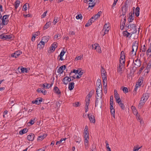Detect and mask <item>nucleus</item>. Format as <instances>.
Masks as SVG:
<instances>
[{"label":"nucleus","mask_w":151,"mask_h":151,"mask_svg":"<svg viewBox=\"0 0 151 151\" xmlns=\"http://www.w3.org/2000/svg\"><path fill=\"white\" fill-rule=\"evenodd\" d=\"M66 67V66L65 65H63L60 67L58 70V72L60 74L62 73L63 72V70H65Z\"/></svg>","instance_id":"obj_14"},{"label":"nucleus","mask_w":151,"mask_h":151,"mask_svg":"<svg viewBox=\"0 0 151 151\" xmlns=\"http://www.w3.org/2000/svg\"><path fill=\"white\" fill-rule=\"evenodd\" d=\"M101 77L103 80H107V75H101Z\"/></svg>","instance_id":"obj_56"},{"label":"nucleus","mask_w":151,"mask_h":151,"mask_svg":"<svg viewBox=\"0 0 151 151\" xmlns=\"http://www.w3.org/2000/svg\"><path fill=\"white\" fill-rule=\"evenodd\" d=\"M134 50H135L132 48V50L131 52V54L133 55H135L136 54V52L137 51H136V50H135V51L134 52Z\"/></svg>","instance_id":"obj_52"},{"label":"nucleus","mask_w":151,"mask_h":151,"mask_svg":"<svg viewBox=\"0 0 151 151\" xmlns=\"http://www.w3.org/2000/svg\"><path fill=\"white\" fill-rule=\"evenodd\" d=\"M0 39H2L5 40V35L4 34H1L0 35Z\"/></svg>","instance_id":"obj_63"},{"label":"nucleus","mask_w":151,"mask_h":151,"mask_svg":"<svg viewBox=\"0 0 151 151\" xmlns=\"http://www.w3.org/2000/svg\"><path fill=\"white\" fill-rule=\"evenodd\" d=\"M96 51H97L99 53H101V50L100 47L98 45V46H97L96 49Z\"/></svg>","instance_id":"obj_41"},{"label":"nucleus","mask_w":151,"mask_h":151,"mask_svg":"<svg viewBox=\"0 0 151 151\" xmlns=\"http://www.w3.org/2000/svg\"><path fill=\"white\" fill-rule=\"evenodd\" d=\"M37 99H38V105H39V104H41V103L42 100V98L41 97H39L38 98H37Z\"/></svg>","instance_id":"obj_44"},{"label":"nucleus","mask_w":151,"mask_h":151,"mask_svg":"<svg viewBox=\"0 0 151 151\" xmlns=\"http://www.w3.org/2000/svg\"><path fill=\"white\" fill-rule=\"evenodd\" d=\"M101 74H102L103 73H106L105 70L104 69L103 66L101 67Z\"/></svg>","instance_id":"obj_57"},{"label":"nucleus","mask_w":151,"mask_h":151,"mask_svg":"<svg viewBox=\"0 0 151 151\" xmlns=\"http://www.w3.org/2000/svg\"><path fill=\"white\" fill-rule=\"evenodd\" d=\"M124 21L123 22H122V24H121V26L120 27V29H122V30L124 27L125 22H126V16H125L124 17Z\"/></svg>","instance_id":"obj_19"},{"label":"nucleus","mask_w":151,"mask_h":151,"mask_svg":"<svg viewBox=\"0 0 151 151\" xmlns=\"http://www.w3.org/2000/svg\"><path fill=\"white\" fill-rule=\"evenodd\" d=\"M88 135L89 134H88L86 135V134L84 136V139L86 141H87V142H88Z\"/></svg>","instance_id":"obj_51"},{"label":"nucleus","mask_w":151,"mask_h":151,"mask_svg":"<svg viewBox=\"0 0 151 151\" xmlns=\"http://www.w3.org/2000/svg\"><path fill=\"white\" fill-rule=\"evenodd\" d=\"M28 131V129L27 128H25L19 131V134H24L26 133Z\"/></svg>","instance_id":"obj_24"},{"label":"nucleus","mask_w":151,"mask_h":151,"mask_svg":"<svg viewBox=\"0 0 151 151\" xmlns=\"http://www.w3.org/2000/svg\"><path fill=\"white\" fill-rule=\"evenodd\" d=\"M146 47L145 45H144L143 46V47H141V50H142V52H145L146 51Z\"/></svg>","instance_id":"obj_46"},{"label":"nucleus","mask_w":151,"mask_h":151,"mask_svg":"<svg viewBox=\"0 0 151 151\" xmlns=\"http://www.w3.org/2000/svg\"><path fill=\"white\" fill-rule=\"evenodd\" d=\"M47 85H49V83H46L43 84L42 87L45 88H50V87H47Z\"/></svg>","instance_id":"obj_40"},{"label":"nucleus","mask_w":151,"mask_h":151,"mask_svg":"<svg viewBox=\"0 0 151 151\" xmlns=\"http://www.w3.org/2000/svg\"><path fill=\"white\" fill-rule=\"evenodd\" d=\"M37 35L35 34L31 38V40L32 42L34 41L36 37L37 36Z\"/></svg>","instance_id":"obj_54"},{"label":"nucleus","mask_w":151,"mask_h":151,"mask_svg":"<svg viewBox=\"0 0 151 151\" xmlns=\"http://www.w3.org/2000/svg\"><path fill=\"white\" fill-rule=\"evenodd\" d=\"M139 7H136L135 12V14L136 17H138L139 15Z\"/></svg>","instance_id":"obj_29"},{"label":"nucleus","mask_w":151,"mask_h":151,"mask_svg":"<svg viewBox=\"0 0 151 151\" xmlns=\"http://www.w3.org/2000/svg\"><path fill=\"white\" fill-rule=\"evenodd\" d=\"M116 102L117 103H118V104H119V103L122 102L120 97L118 98L117 99H116Z\"/></svg>","instance_id":"obj_53"},{"label":"nucleus","mask_w":151,"mask_h":151,"mask_svg":"<svg viewBox=\"0 0 151 151\" xmlns=\"http://www.w3.org/2000/svg\"><path fill=\"white\" fill-rule=\"evenodd\" d=\"M122 67H121V66H119V67L117 68V71L118 72H120L122 70Z\"/></svg>","instance_id":"obj_62"},{"label":"nucleus","mask_w":151,"mask_h":151,"mask_svg":"<svg viewBox=\"0 0 151 151\" xmlns=\"http://www.w3.org/2000/svg\"><path fill=\"white\" fill-rule=\"evenodd\" d=\"M128 10V5L126 3H125L124 4L122 7L121 10L120 11L119 17L123 16V17L126 16L125 15Z\"/></svg>","instance_id":"obj_1"},{"label":"nucleus","mask_w":151,"mask_h":151,"mask_svg":"<svg viewBox=\"0 0 151 151\" xmlns=\"http://www.w3.org/2000/svg\"><path fill=\"white\" fill-rule=\"evenodd\" d=\"M37 47L40 49H42L44 47L43 45H42L40 43H39L38 44Z\"/></svg>","instance_id":"obj_64"},{"label":"nucleus","mask_w":151,"mask_h":151,"mask_svg":"<svg viewBox=\"0 0 151 151\" xmlns=\"http://www.w3.org/2000/svg\"><path fill=\"white\" fill-rule=\"evenodd\" d=\"M87 115L90 122L91 123H94L95 122V120L94 116H92L91 114H88Z\"/></svg>","instance_id":"obj_9"},{"label":"nucleus","mask_w":151,"mask_h":151,"mask_svg":"<svg viewBox=\"0 0 151 151\" xmlns=\"http://www.w3.org/2000/svg\"><path fill=\"white\" fill-rule=\"evenodd\" d=\"M96 4V2L94 1L92 3H88V7H91V9H92V8L95 6Z\"/></svg>","instance_id":"obj_31"},{"label":"nucleus","mask_w":151,"mask_h":151,"mask_svg":"<svg viewBox=\"0 0 151 151\" xmlns=\"http://www.w3.org/2000/svg\"><path fill=\"white\" fill-rule=\"evenodd\" d=\"M17 54V55L18 57L22 53V52L20 51H17L16 52Z\"/></svg>","instance_id":"obj_61"},{"label":"nucleus","mask_w":151,"mask_h":151,"mask_svg":"<svg viewBox=\"0 0 151 151\" xmlns=\"http://www.w3.org/2000/svg\"><path fill=\"white\" fill-rule=\"evenodd\" d=\"M94 91L93 90H92L88 94V98L87 99V100H86L85 101L86 102V105L85 106V108L86 110V112L88 110V106L89 104V102L90 101V98L91 97L93 94V93Z\"/></svg>","instance_id":"obj_2"},{"label":"nucleus","mask_w":151,"mask_h":151,"mask_svg":"<svg viewBox=\"0 0 151 151\" xmlns=\"http://www.w3.org/2000/svg\"><path fill=\"white\" fill-rule=\"evenodd\" d=\"M75 142H81V138L79 136L76 135H74L73 137Z\"/></svg>","instance_id":"obj_25"},{"label":"nucleus","mask_w":151,"mask_h":151,"mask_svg":"<svg viewBox=\"0 0 151 151\" xmlns=\"http://www.w3.org/2000/svg\"><path fill=\"white\" fill-rule=\"evenodd\" d=\"M74 83L73 82H71L69 83L68 85V88L70 91L72 90L74 88Z\"/></svg>","instance_id":"obj_20"},{"label":"nucleus","mask_w":151,"mask_h":151,"mask_svg":"<svg viewBox=\"0 0 151 151\" xmlns=\"http://www.w3.org/2000/svg\"><path fill=\"white\" fill-rule=\"evenodd\" d=\"M32 103L33 104H36L38 105V99H36L35 100L33 101L32 102Z\"/></svg>","instance_id":"obj_60"},{"label":"nucleus","mask_w":151,"mask_h":151,"mask_svg":"<svg viewBox=\"0 0 151 151\" xmlns=\"http://www.w3.org/2000/svg\"><path fill=\"white\" fill-rule=\"evenodd\" d=\"M47 136L46 134H43L39 136L37 138V141H42Z\"/></svg>","instance_id":"obj_17"},{"label":"nucleus","mask_w":151,"mask_h":151,"mask_svg":"<svg viewBox=\"0 0 151 151\" xmlns=\"http://www.w3.org/2000/svg\"><path fill=\"white\" fill-rule=\"evenodd\" d=\"M98 98L96 96V101H95V106L96 107L97 105H98V106L99 107H100V108H101L102 105V101H101L99 104L98 103Z\"/></svg>","instance_id":"obj_13"},{"label":"nucleus","mask_w":151,"mask_h":151,"mask_svg":"<svg viewBox=\"0 0 151 151\" xmlns=\"http://www.w3.org/2000/svg\"><path fill=\"white\" fill-rule=\"evenodd\" d=\"M130 30L129 31L130 32L131 35L129 36V38H130L132 34L135 33L137 32V29L135 24H129Z\"/></svg>","instance_id":"obj_4"},{"label":"nucleus","mask_w":151,"mask_h":151,"mask_svg":"<svg viewBox=\"0 0 151 151\" xmlns=\"http://www.w3.org/2000/svg\"><path fill=\"white\" fill-rule=\"evenodd\" d=\"M60 34L57 33L54 36V39H55V38H57L59 37H60Z\"/></svg>","instance_id":"obj_47"},{"label":"nucleus","mask_w":151,"mask_h":151,"mask_svg":"<svg viewBox=\"0 0 151 151\" xmlns=\"http://www.w3.org/2000/svg\"><path fill=\"white\" fill-rule=\"evenodd\" d=\"M53 91L55 93L58 95L60 94H61V92L60 91L57 86L54 87L53 89Z\"/></svg>","instance_id":"obj_18"},{"label":"nucleus","mask_w":151,"mask_h":151,"mask_svg":"<svg viewBox=\"0 0 151 151\" xmlns=\"http://www.w3.org/2000/svg\"><path fill=\"white\" fill-rule=\"evenodd\" d=\"M36 121V118H35L33 119H31L30 120L29 122L31 125H32Z\"/></svg>","instance_id":"obj_39"},{"label":"nucleus","mask_w":151,"mask_h":151,"mask_svg":"<svg viewBox=\"0 0 151 151\" xmlns=\"http://www.w3.org/2000/svg\"><path fill=\"white\" fill-rule=\"evenodd\" d=\"M138 41H137L134 42L132 44V48L134 49L137 51L138 47Z\"/></svg>","instance_id":"obj_10"},{"label":"nucleus","mask_w":151,"mask_h":151,"mask_svg":"<svg viewBox=\"0 0 151 151\" xmlns=\"http://www.w3.org/2000/svg\"><path fill=\"white\" fill-rule=\"evenodd\" d=\"M102 86L97 87L96 89V94L97 96L99 97V94L101 96L100 98H102Z\"/></svg>","instance_id":"obj_6"},{"label":"nucleus","mask_w":151,"mask_h":151,"mask_svg":"<svg viewBox=\"0 0 151 151\" xmlns=\"http://www.w3.org/2000/svg\"><path fill=\"white\" fill-rule=\"evenodd\" d=\"M20 1L19 0H17L15 2V9L16 10L19 5Z\"/></svg>","instance_id":"obj_28"},{"label":"nucleus","mask_w":151,"mask_h":151,"mask_svg":"<svg viewBox=\"0 0 151 151\" xmlns=\"http://www.w3.org/2000/svg\"><path fill=\"white\" fill-rule=\"evenodd\" d=\"M65 51L64 50H62L60 54L58 56V59L59 57H60V58L59 59V60H63L64 59H63V57L64 56L65 54Z\"/></svg>","instance_id":"obj_12"},{"label":"nucleus","mask_w":151,"mask_h":151,"mask_svg":"<svg viewBox=\"0 0 151 151\" xmlns=\"http://www.w3.org/2000/svg\"><path fill=\"white\" fill-rule=\"evenodd\" d=\"M27 3H26L25 4H24V6H23L22 9L23 10L26 11L27 10Z\"/></svg>","instance_id":"obj_55"},{"label":"nucleus","mask_w":151,"mask_h":151,"mask_svg":"<svg viewBox=\"0 0 151 151\" xmlns=\"http://www.w3.org/2000/svg\"><path fill=\"white\" fill-rule=\"evenodd\" d=\"M149 94L148 93H145L143 94L142 97L141 98V99H142V101L146 102L149 97Z\"/></svg>","instance_id":"obj_15"},{"label":"nucleus","mask_w":151,"mask_h":151,"mask_svg":"<svg viewBox=\"0 0 151 151\" xmlns=\"http://www.w3.org/2000/svg\"><path fill=\"white\" fill-rule=\"evenodd\" d=\"M120 56L119 61L121 60L123 64H124L125 61V53L123 51L121 52Z\"/></svg>","instance_id":"obj_7"},{"label":"nucleus","mask_w":151,"mask_h":151,"mask_svg":"<svg viewBox=\"0 0 151 151\" xmlns=\"http://www.w3.org/2000/svg\"><path fill=\"white\" fill-rule=\"evenodd\" d=\"M35 137L34 134L33 133H31L27 136V139L29 141H33Z\"/></svg>","instance_id":"obj_11"},{"label":"nucleus","mask_w":151,"mask_h":151,"mask_svg":"<svg viewBox=\"0 0 151 151\" xmlns=\"http://www.w3.org/2000/svg\"><path fill=\"white\" fill-rule=\"evenodd\" d=\"M49 38L50 37L49 36L47 37L46 36H44L42 37V40L44 41L45 42H47L49 40Z\"/></svg>","instance_id":"obj_26"},{"label":"nucleus","mask_w":151,"mask_h":151,"mask_svg":"<svg viewBox=\"0 0 151 151\" xmlns=\"http://www.w3.org/2000/svg\"><path fill=\"white\" fill-rule=\"evenodd\" d=\"M109 23H107L106 24H105L104 25L103 28L101 31V33H103V31L104 30V29H106L107 28H109Z\"/></svg>","instance_id":"obj_32"},{"label":"nucleus","mask_w":151,"mask_h":151,"mask_svg":"<svg viewBox=\"0 0 151 151\" xmlns=\"http://www.w3.org/2000/svg\"><path fill=\"white\" fill-rule=\"evenodd\" d=\"M145 102L144 101H142V99H141V100L139 101V103L138 105V107L140 109H141L144 104Z\"/></svg>","instance_id":"obj_21"},{"label":"nucleus","mask_w":151,"mask_h":151,"mask_svg":"<svg viewBox=\"0 0 151 151\" xmlns=\"http://www.w3.org/2000/svg\"><path fill=\"white\" fill-rule=\"evenodd\" d=\"M136 63H134V65H137L138 67H140L141 65V62L140 59L138 60L137 59L135 60Z\"/></svg>","instance_id":"obj_23"},{"label":"nucleus","mask_w":151,"mask_h":151,"mask_svg":"<svg viewBox=\"0 0 151 151\" xmlns=\"http://www.w3.org/2000/svg\"><path fill=\"white\" fill-rule=\"evenodd\" d=\"M143 80H142V78H140L139 79L138 81L137 84L138 85H139V86L140 87V85L143 82Z\"/></svg>","instance_id":"obj_30"},{"label":"nucleus","mask_w":151,"mask_h":151,"mask_svg":"<svg viewBox=\"0 0 151 151\" xmlns=\"http://www.w3.org/2000/svg\"><path fill=\"white\" fill-rule=\"evenodd\" d=\"M70 78L71 77H68L67 76L65 77L62 80L63 84L65 85L67 84L68 82L71 81Z\"/></svg>","instance_id":"obj_8"},{"label":"nucleus","mask_w":151,"mask_h":151,"mask_svg":"<svg viewBox=\"0 0 151 151\" xmlns=\"http://www.w3.org/2000/svg\"><path fill=\"white\" fill-rule=\"evenodd\" d=\"M51 24V22H47L46 24L44 26L43 28L44 30H45V29H47L48 27H50Z\"/></svg>","instance_id":"obj_27"},{"label":"nucleus","mask_w":151,"mask_h":151,"mask_svg":"<svg viewBox=\"0 0 151 151\" xmlns=\"http://www.w3.org/2000/svg\"><path fill=\"white\" fill-rule=\"evenodd\" d=\"M142 146H139L137 145L134 147L133 148V151H138V150Z\"/></svg>","instance_id":"obj_33"},{"label":"nucleus","mask_w":151,"mask_h":151,"mask_svg":"<svg viewBox=\"0 0 151 151\" xmlns=\"http://www.w3.org/2000/svg\"><path fill=\"white\" fill-rule=\"evenodd\" d=\"M59 20V18L58 17H55L54 18V20L52 23L54 25H55L57 22H58Z\"/></svg>","instance_id":"obj_38"},{"label":"nucleus","mask_w":151,"mask_h":151,"mask_svg":"<svg viewBox=\"0 0 151 151\" xmlns=\"http://www.w3.org/2000/svg\"><path fill=\"white\" fill-rule=\"evenodd\" d=\"M131 35V32H128L127 30L124 31L123 32V35L124 36H125L126 37H128L129 35Z\"/></svg>","instance_id":"obj_22"},{"label":"nucleus","mask_w":151,"mask_h":151,"mask_svg":"<svg viewBox=\"0 0 151 151\" xmlns=\"http://www.w3.org/2000/svg\"><path fill=\"white\" fill-rule=\"evenodd\" d=\"M99 44H94V45H92V47L93 49H94L95 50H96L97 47V46H98Z\"/></svg>","instance_id":"obj_50"},{"label":"nucleus","mask_w":151,"mask_h":151,"mask_svg":"<svg viewBox=\"0 0 151 151\" xmlns=\"http://www.w3.org/2000/svg\"><path fill=\"white\" fill-rule=\"evenodd\" d=\"M114 103H110V109L111 110H113L114 109L113 108Z\"/></svg>","instance_id":"obj_58"},{"label":"nucleus","mask_w":151,"mask_h":151,"mask_svg":"<svg viewBox=\"0 0 151 151\" xmlns=\"http://www.w3.org/2000/svg\"><path fill=\"white\" fill-rule=\"evenodd\" d=\"M9 16V15H4L1 19L2 20V22L1 24L3 25H6L8 24L9 21L8 18Z\"/></svg>","instance_id":"obj_3"},{"label":"nucleus","mask_w":151,"mask_h":151,"mask_svg":"<svg viewBox=\"0 0 151 151\" xmlns=\"http://www.w3.org/2000/svg\"><path fill=\"white\" fill-rule=\"evenodd\" d=\"M122 90L123 91V92L125 93H126L128 92V89L127 88V87H124Z\"/></svg>","instance_id":"obj_48"},{"label":"nucleus","mask_w":151,"mask_h":151,"mask_svg":"<svg viewBox=\"0 0 151 151\" xmlns=\"http://www.w3.org/2000/svg\"><path fill=\"white\" fill-rule=\"evenodd\" d=\"M103 84L105 87H106L107 85V80H103Z\"/></svg>","instance_id":"obj_45"},{"label":"nucleus","mask_w":151,"mask_h":151,"mask_svg":"<svg viewBox=\"0 0 151 151\" xmlns=\"http://www.w3.org/2000/svg\"><path fill=\"white\" fill-rule=\"evenodd\" d=\"M28 72V68H25L22 67V73H27Z\"/></svg>","instance_id":"obj_36"},{"label":"nucleus","mask_w":151,"mask_h":151,"mask_svg":"<svg viewBox=\"0 0 151 151\" xmlns=\"http://www.w3.org/2000/svg\"><path fill=\"white\" fill-rule=\"evenodd\" d=\"M57 43L54 42L52 45L51 47H50V50L51 52H52L55 50V48L57 46Z\"/></svg>","instance_id":"obj_16"},{"label":"nucleus","mask_w":151,"mask_h":151,"mask_svg":"<svg viewBox=\"0 0 151 151\" xmlns=\"http://www.w3.org/2000/svg\"><path fill=\"white\" fill-rule=\"evenodd\" d=\"M114 96L115 99H117L118 98L120 97L119 94L117 93V91L116 90H114Z\"/></svg>","instance_id":"obj_34"},{"label":"nucleus","mask_w":151,"mask_h":151,"mask_svg":"<svg viewBox=\"0 0 151 151\" xmlns=\"http://www.w3.org/2000/svg\"><path fill=\"white\" fill-rule=\"evenodd\" d=\"M119 106L120 107L121 109H122L123 110H124L125 109V106L124 105L123 103H122L121 102L119 104H118Z\"/></svg>","instance_id":"obj_35"},{"label":"nucleus","mask_w":151,"mask_h":151,"mask_svg":"<svg viewBox=\"0 0 151 151\" xmlns=\"http://www.w3.org/2000/svg\"><path fill=\"white\" fill-rule=\"evenodd\" d=\"M133 11L132 12V11L130 12L129 13V17L128 19V21L129 22V24L130 22H132L134 19V18L133 17V16H132L133 15H134V9H135V8L134 7H133Z\"/></svg>","instance_id":"obj_5"},{"label":"nucleus","mask_w":151,"mask_h":151,"mask_svg":"<svg viewBox=\"0 0 151 151\" xmlns=\"http://www.w3.org/2000/svg\"><path fill=\"white\" fill-rule=\"evenodd\" d=\"M110 112L111 115L113 116L114 118H115V110L114 109L113 110H110Z\"/></svg>","instance_id":"obj_49"},{"label":"nucleus","mask_w":151,"mask_h":151,"mask_svg":"<svg viewBox=\"0 0 151 151\" xmlns=\"http://www.w3.org/2000/svg\"><path fill=\"white\" fill-rule=\"evenodd\" d=\"M76 19H81L82 18V16L81 14H79L76 17Z\"/></svg>","instance_id":"obj_43"},{"label":"nucleus","mask_w":151,"mask_h":151,"mask_svg":"<svg viewBox=\"0 0 151 151\" xmlns=\"http://www.w3.org/2000/svg\"><path fill=\"white\" fill-rule=\"evenodd\" d=\"M80 105L79 102H76L73 104V106L75 107H78Z\"/></svg>","instance_id":"obj_42"},{"label":"nucleus","mask_w":151,"mask_h":151,"mask_svg":"<svg viewBox=\"0 0 151 151\" xmlns=\"http://www.w3.org/2000/svg\"><path fill=\"white\" fill-rule=\"evenodd\" d=\"M5 40L7 39H11L12 38V35H5Z\"/></svg>","instance_id":"obj_37"},{"label":"nucleus","mask_w":151,"mask_h":151,"mask_svg":"<svg viewBox=\"0 0 151 151\" xmlns=\"http://www.w3.org/2000/svg\"><path fill=\"white\" fill-rule=\"evenodd\" d=\"M72 71V72H73L75 74H78L79 72V70H77L76 69H73V70Z\"/></svg>","instance_id":"obj_59"}]
</instances>
